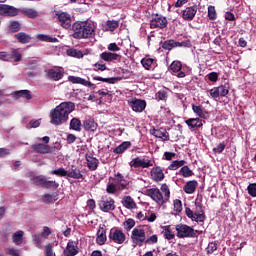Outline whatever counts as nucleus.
I'll return each instance as SVG.
<instances>
[{
	"label": "nucleus",
	"mask_w": 256,
	"mask_h": 256,
	"mask_svg": "<svg viewBox=\"0 0 256 256\" xmlns=\"http://www.w3.org/2000/svg\"><path fill=\"white\" fill-rule=\"evenodd\" d=\"M44 256H57L53 251V244L49 243L44 246Z\"/></svg>",
	"instance_id": "603ef678"
},
{
	"label": "nucleus",
	"mask_w": 256,
	"mask_h": 256,
	"mask_svg": "<svg viewBox=\"0 0 256 256\" xmlns=\"http://www.w3.org/2000/svg\"><path fill=\"white\" fill-rule=\"evenodd\" d=\"M248 195L251 197H256V183L250 184L247 187Z\"/></svg>",
	"instance_id": "338daca9"
},
{
	"label": "nucleus",
	"mask_w": 256,
	"mask_h": 256,
	"mask_svg": "<svg viewBox=\"0 0 256 256\" xmlns=\"http://www.w3.org/2000/svg\"><path fill=\"white\" fill-rule=\"evenodd\" d=\"M40 41H46L47 43H57V38H53L49 35L40 34L38 35Z\"/></svg>",
	"instance_id": "3c124183"
},
{
	"label": "nucleus",
	"mask_w": 256,
	"mask_h": 256,
	"mask_svg": "<svg viewBox=\"0 0 256 256\" xmlns=\"http://www.w3.org/2000/svg\"><path fill=\"white\" fill-rule=\"evenodd\" d=\"M46 181H47V178L45 176H43V175L36 176L34 178L35 185H42V187H45Z\"/></svg>",
	"instance_id": "bf43d9fd"
},
{
	"label": "nucleus",
	"mask_w": 256,
	"mask_h": 256,
	"mask_svg": "<svg viewBox=\"0 0 256 256\" xmlns=\"http://www.w3.org/2000/svg\"><path fill=\"white\" fill-rule=\"evenodd\" d=\"M8 29H9L10 33H17L19 31H21V24L19 23V21L10 22Z\"/></svg>",
	"instance_id": "a18cd8bd"
},
{
	"label": "nucleus",
	"mask_w": 256,
	"mask_h": 256,
	"mask_svg": "<svg viewBox=\"0 0 256 256\" xmlns=\"http://www.w3.org/2000/svg\"><path fill=\"white\" fill-rule=\"evenodd\" d=\"M129 147H131V142L129 141L123 142L122 144H120L118 147L114 149L113 153H116V155H121V153H125V151L129 149Z\"/></svg>",
	"instance_id": "473e14b6"
},
{
	"label": "nucleus",
	"mask_w": 256,
	"mask_h": 256,
	"mask_svg": "<svg viewBox=\"0 0 256 256\" xmlns=\"http://www.w3.org/2000/svg\"><path fill=\"white\" fill-rule=\"evenodd\" d=\"M192 109L198 117L205 118V115H207V112L203 111V108L201 106L192 105Z\"/></svg>",
	"instance_id": "5fc2aeb1"
},
{
	"label": "nucleus",
	"mask_w": 256,
	"mask_h": 256,
	"mask_svg": "<svg viewBox=\"0 0 256 256\" xmlns=\"http://www.w3.org/2000/svg\"><path fill=\"white\" fill-rule=\"evenodd\" d=\"M179 175H182V177H193L194 173L193 170L189 169V166H182L179 170Z\"/></svg>",
	"instance_id": "c03bdc74"
},
{
	"label": "nucleus",
	"mask_w": 256,
	"mask_h": 256,
	"mask_svg": "<svg viewBox=\"0 0 256 256\" xmlns=\"http://www.w3.org/2000/svg\"><path fill=\"white\" fill-rule=\"evenodd\" d=\"M197 15V5L186 7L182 12V19L184 21H193Z\"/></svg>",
	"instance_id": "ddd939ff"
},
{
	"label": "nucleus",
	"mask_w": 256,
	"mask_h": 256,
	"mask_svg": "<svg viewBox=\"0 0 256 256\" xmlns=\"http://www.w3.org/2000/svg\"><path fill=\"white\" fill-rule=\"evenodd\" d=\"M106 192L109 193V195L117 193V185L113 183H108L106 187Z\"/></svg>",
	"instance_id": "052dcab7"
},
{
	"label": "nucleus",
	"mask_w": 256,
	"mask_h": 256,
	"mask_svg": "<svg viewBox=\"0 0 256 256\" xmlns=\"http://www.w3.org/2000/svg\"><path fill=\"white\" fill-rule=\"evenodd\" d=\"M49 235H51V228H49L48 226H44L40 237H43V239H49Z\"/></svg>",
	"instance_id": "0e129e2a"
},
{
	"label": "nucleus",
	"mask_w": 256,
	"mask_h": 256,
	"mask_svg": "<svg viewBox=\"0 0 256 256\" xmlns=\"http://www.w3.org/2000/svg\"><path fill=\"white\" fill-rule=\"evenodd\" d=\"M98 206L103 213H109V211H115V200L107 195L102 196L98 201Z\"/></svg>",
	"instance_id": "423d86ee"
},
{
	"label": "nucleus",
	"mask_w": 256,
	"mask_h": 256,
	"mask_svg": "<svg viewBox=\"0 0 256 256\" xmlns=\"http://www.w3.org/2000/svg\"><path fill=\"white\" fill-rule=\"evenodd\" d=\"M198 185L199 183L196 180H190L184 185V192L187 193V195H193Z\"/></svg>",
	"instance_id": "4be33fe9"
},
{
	"label": "nucleus",
	"mask_w": 256,
	"mask_h": 256,
	"mask_svg": "<svg viewBox=\"0 0 256 256\" xmlns=\"http://www.w3.org/2000/svg\"><path fill=\"white\" fill-rule=\"evenodd\" d=\"M129 166L134 167V169H149V167H153V162L149 159L136 157L129 162Z\"/></svg>",
	"instance_id": "9d476101"
},
{
	"label": "nucleus",
	"mask_w": 256,
	"mask_h": 256,
	"mask_svg": "<svg viewBox=\"0 0 256 256\" xmlns=\"http://www.w3.org/2000/svg\"><path fill=\"white\" fill-rule=\"evenodd\" d=\"M208 19H210V21H215V19H217V11L215 10V6H208Z\"/></svg>",
	"instance_id": "8fccbe9b"
},
{
	"label": "nucleus",
	"mask_w": 256,
	"mask_h": 256,
	"mask_svg": "<svg viewBox=\"0 0 256 256\" xmlns=\"http://www.w3.org/2000/svg\"><path fill=\"white\" fill-rule=\"evenodd\" d=\"M177 47V41L175 40H166L162 43V49L166 51H171V49H175Z\"/></svg>",
	"instance_id": "4c0bfd02"
},
{
	"label": "nucleus",
	"mask_w": 256,
	"mask_h": 256,
	"mask_svg": "<svg viewBox=\"0 0 256 256\" xmlns=\"http://www.w3.org/2000/svg\"><path fill=\"white\" fill-rule=\"evenodd\" d=\"M0 15L4 17H17L19 9L7 4H0Z\"/></svg>",
	"instance_id": "f8f14e48"
},
{
	"label": "nucleus",
	"mask_w": 256,
	"mask_h": 256,
	"mask_svg": "<svg viewBox=\"0 0 256 256\" xmlns=\"http://www.w3.org/2000/svg\"><path fill=\"white\" fill-rule=\"evenodd\" d=\"M130 106L136 113H143L145 107H147V102L145 100L135 99L130 103Z\"/></svg>",
	"instance_id": "a211bd4d"
},
{
	"label": "nucleus",
	"mask_w": 256,
	"mask_h": 256,
	"mask_svg": "<svg viewBox=\"0 0 256 256\" xmlns=\"http://www.w3.org/2000/svg\"><path fill=\"white\" fill-rule=\"evenodd\" d=\"M63 75H65L63 68L54 67L45 70V77L46 79H49V81H61V79H63Z\"/></svg>",
	"instance_id": "1a4fd4ad"
},
{
	"label": "nucleus",
	"mask_w": 256,
	"mask_h": 256,
	"mask_svg": "<svg viewBox=\"0 0 256 256\" xmlns=\"http://www.w3.org/2000/svg\"><path fill=\"white\" fill-rule=\"evenodd\" d=\"M167 25H169L167 17L160 14L152 16L150 20V29H165Z\"/></svg>",
	"instance_id": "39448f33"
},
{
	"label": "nucleus",
	"mask_w": 256,
	"mask_h": 256,
	"mask_svg": "<svg viewBox=\"0 0 256 256\" xmlns=\"http://www.w3.org/2000/svg\"><path fill=\"white\" fill-rule=\"evenodd\" d=\"M83 127H84L85 131H90V132L94 133V131H97L98 125H97L96 121L93 120V118H89L83 122Z\"/></svg>",
	"instance_id": "bb28decb"
},
{
	"label": "nucleus",
	"mask_w": 256,
	"mask_h": 256,
	"mask_svg": "<svg viewBox=\"0 0 256 256\" xmlns=\"http://www.w3.org/2000/svg\"><path fill=\"white\" fill-rule=\"evenodd\" d=\"M68 81H70V83L84 85V87H95V84L77 76H68Z\"/></svg>",
	"instance_id": "aec40b11"
},
{
	"label": "nucleus",
	"mask_w": 256,
	"mask_h": 256,
	"mask_svg": "<svg viewBox=\"0 0 256 256\" xmlns=\"http://www.w3.org/2000/svg\"><path fill=\"white\" fill-rule=\"evenodd\" d=\"M209 93H210V97H212V99H217L220 97L218 87H214V88L210 89Z\"/></svg>",
	"instance_id": "774afa93"
},
{
	"label": "nucleus",
	"mask_w": 256,
	"mask_h": 256,
	"mask_svg": "<svg viewBox=\"0 0 256 256\" xmlns=\"http://www.w3.org/2000/svg\"><path fill=\"white\" fill-rule=\"evenodd\" d=\"M73 39H91L95 37V24L89 21H77L72 25Z\"/></svg>",
	"instance_id": "f03ea898"
},
{
	"label": "nucleus",
	"mask_w": 256,
	"mask_h": 256,
	"mask_svg": "<svg viewBox=\"0 0 256 256\" xmlns=\"http://www.w3.org/2000/svg\"><path fill=\"white\" fill-rule=\"evenodd\" d=\"M162 233H163L165 239H167L168 241H171V239H175V234L173 233V231H171L170 225L164 226Z\"/></svg>",
	"instance_id": "c9c22d12"
},
{
	"label": "nucleus",
	"mask_w": 256,
	"mask_h": 256,
	"mask_svg": "<svg viewBox=\"0 0 256 256\" xmlns=\"http://www.w3.org/2000/svg\"><path fill=\"white\" fill-rule=\"evenodd\" d=\"M217 250V242H210L206 248L207 255H213Z\"/></svg>",
	"instance_id": "13d9d810"
},
{
	"label": "nucleus",
	"mask_w": 256,
	"mask_h": 256,
	"mask_svg": "<svg viewBox=\"0 0 256 256\" xmlns=\"http://www.w3.org/2000/svg\"><path fill=\"white\" fill-rule=\"evenodd\" d=\"M141 63H142V65H143V67L144 68H146L147 70H149L150 69V67L153 65V59H151V58H143L142 60H141Z\"/></svg>",
	"instance_id": "e2e57ef3"
},
{
	"label": "nucleus",
	"mask_w": 256,
	"mask_h": 256,
	"mask_svg": "<svg viewBox=\"0 0 256 256\" xmlns=\"http://www.w3.org/2000/svg\"><path fill=\"white\" fill-rule=\"evenodd\" d=\"M23 59V55L19 52V50H13L10 53V61H15V63H19Z\"/></svg>",
	"instance_id": "79ce46f5"
},
{
	"label": "nucleus",
	"mask_w": 256,
	"mask_h": 256,
	"mask_svg": "<svg viewBox=\"0 0 256 256\" xmlns=\"http://www.w3.org/2000/svg\"><path fill=\"white\" fill-rule=\"evenodd\" d=\"M218 93L220 97H227L229 95V84L225 83L224 85L218 86Z\"/></svg>",
	"instance_id": "37998d69"
},
{
	"label": "nucleus",
	"mask_w": 256,
	"mask_h": 256,
	"mask_svg": "<svg viewBox=\"0 0 256 256\" xmlns=\"http://www.w3.org/2000/svg\"><path fill=\"white\" fill-rule=\"evenodd\" d=\"M174 211L177 213H181V211H183V204L181 203V200H174Z\"/></svg>",
	"instance_id": "69168bd1"
},
{
	"label": "nucleus",
	"mask_w": 256,
	"mask_h": 256,
	"mask_svg": "<svg viewBox=\"0 0 256 256\" xmlns=\"http://www.w3.org/2000/svg\"><path fill=\"white\" fill-rule=\"evenodd\" d=\"M68 170L65 168L60 167L50 172L51 175H57V177H67Z\"/></svg>",
	"instance_id": "de8ad7c7"
},
{
	"label": "nucleus",
	"mask_w": 256,
	"mask_h": 256,
	"mask_svg": "<svg viewBox=\"0 0 256 256\" xmlns=\"http://www.w3.org/2000/svg\"><path fill=\"white\" fill-rule=\"evenodd\" d=\"M32 241H33L35 247H37V249H41V245L43 243L41 241V235H39V234L32 235Z\"/></svg>",
	"instance_id": "4d7b16f0"
},
{
	"label": "nucleus",
	"mask_w": 256,
	"mask_h": 256,
	"mask_svg": "<svg viewBox=\"0 0 256 256\" xmlns=\"http://www.w3.org/2000/svg\"><path fill=\"white\" fill-rule=\"evenodd\" d=\"M87 167L90 171H97L99 167V159L95 158L93 154H86L85 155Z\"/></svg>",
	"instance_id": "dca6fc26"
},
{
	"label": "nucleus",
	"mask_w": 256,
	"mask_h": 256,
	"mask_svg": "<svg viewBox=\"0 0 256 256\" xmlns=\"http://www.w3.org/2000/svg\"><path fill=\"white\" fill-rule=\"evenodd\" d=\"M109 239L110 241H114V243L121 245V243H125V233H123L121 230H111Z\"/></svg>",
	"instance_id": "2eb2a0df"
},
{
	"label": "nucleus",
	"mask_w": 256,
	"mask_h": 256,
	"mask_svg": "<svg viewBox=\"0 0 256 256\" xmlns=\"http://www.w3.org/2000/svg\"><path fill=\"white\" fill-rule=\"evenodd\" d=\"M12 97L15 100H17V99H19L21 97H23V99H28V100L32 99L31 91H29V90L15 91L14 93H12Z\"/></svg>",
	"instance_id": "cd10ccee"
},
{
	"label": "nucleus",
	"mask_w": 256,
	"mask_h": 256,
	"mask_svg": "<svg viewBox=\"0 0 256 256\" xmlns=\"http://www.w3.org/2000/svg\"><path fill=\"white\" fill-rule=\"evenodd\" d=\"M122 205L126 207V209H135V207H137V204L135 203L133 198H131V196L124 197L122 199Z\"/></svg>",
	"instance_id": "7c9ffc66"
},
{
	"label": "nucleus",
	"mask_w": 256,
	"mask_h": 256,
	"mask_svg": "<svg viewBox=\"0 0 256 256\" xmlns=\"http://www.w3.org/2000/svg\"><path fill=\"white\" fill-rule=\"evenodd\" d=\"M23 235H25V232H23V230H19V231L15 232L12 235L13 243L16 245H21L23 243Z\"/></svg>",
	"instance_id": "72a5a7b5"
},
{
	"label": "nucleus",
	"mask_w": 256,
	"mask_h": 256,
	"mask_svg": "<svg viewBox=\"0 0 256 256\" xmlns=\"http://www.w3.org/2000/svg\"><path fill=\"white\" fill-rule=\"evenodd\" d=\"M106 242H107V230H105L103 226H100L97 232L96 243L98 245H105Z\"/></svg>",
	"instance_id": "412c9836"
},
{
	"label": "nucleus",
	"mask_w": 256,
	"mask_h": 256,
	"mask_svg": "<svg viewBox=\"0 0 256 256\" xmlns=\"http://www.w3.org/2000/svg\"><path fill=\"white\" fill-rule=\"evenodd\" d=\"M79 253V250H77V242L70 240L67 243L66 249L64 250L65 256H75Z\"/></svg>",
	"instance_id": "6ab92c4d"
},
{
	"label": "nucleus",
	"mask_w": 256,
	"mask_h": 256,
	"mask_svg": "<svg viewBox=\"0 0 256 256\" xmlns=\"http://www.w3.org/2000/svg\"><path fill=\"white\" fill-rule=\"evenodd\" d=\"M44 189H59V183L53 180H46Z\"/></svg>",
	"instance_id": "864d4df0"
},
{
	"label": "nucleus",
	"mask_w": 256,
	"mask_h": 256,
	"mask_svg": "<svg viewBox=\"0 0 256 256\" xmlns=\"http://www.w3.org/2000/svg\"><path fill=\"white\" fill-rule=\"evenodd\" d=\"M66 54L68 55V57H76V59H81V57H83V52L74 48L68 49L66 51Z\"/></svg>",
	"instance_id": "ea45409f"
},
{
	"label": "nucleus",
	"mask_w": 256,
	"mask_h": 256,
	"mask_svg": "<svg viewBox=\"0 0 256 256\" xmlns=\"http://www.w3.org/2000/svg\"><path fill=\"white\" fill-rule=\"evenodd\" d=\"M67 177L70 179H85L83 172L79 168H70L67 173Z\"/></svg>",
	"instance_id": "a878e982"
},
{
	"label": "nucleus",
	"mask_w": 256,
	"mask_h": 256,
	"mask_svg": "<svg viewBox=\"0 0 256 256\" xmlns=\"http://www.w3.org/2000/svg\"><path fill=\"white\" fill-rule=\"evenodd\" d=\"M146 195L151 197L158 205H165L171 197V191L169 190V186L164 183L161 185V190L159 188L147 189Z\"/></svg>",
	"instance_id": "7ed1b4c3"
},
{
	"label": "nucleus",
	"mask_w": 256,
	"mask_h": 256,
	"mask_svg": "<svg viewBox=\"0 0 256 256\" xmlns=\"http://www.w3.org/2000/svg\"><path fill=\"white\" fill-rule=\"evenodd\" d=\"M185 71V66L181 63V61H173L170 65V70L173 71V73H179V71Z\"/></svg>",
	"instance_id": "f704fd0d"
},
{
	"label": "nucleus",
	"mask_w": 256,
	"mask_h": 256,
	"mask_svg": "<svg viewBox=\"0 0 256 256\" xmlns=\"http://www.w3.org/2000/svg\"><path fill=\"white\" fill-rule=\"evenodd\" d=\"M131 240L134 243V247H143L145 243V230L142 228H134L131 234Z\"/></svg>",
	"instance_id": "0eeeda50"
},
{
	"label": "nucleus",
	"mask_w": 256,
	"mask_h": 256,
	"mask_svg": "<svg viewBox=\"0 0 256 256\" xmlns=\"http://www.w3.org/2000/svg\"><path fill=\"white\" fill-rule=\"evenodd\" d=\"M56 17L59 21L60 27H63V29H71L73 26L71 23H73V20L71 19V14L67 12L57 11Z\"/></svg>",
	"instance_id": "6e6552de"
},
{
	"label": "nucleus",
	"mask_w": 256,
	"mask_h": 256,
	"mask_svg": "<svg viewBox=\"0 0 256 256\" xmlns=\"http://www.w3.org/2000/svg\"><path fill=\"white\" fill-rule=\"evenodd\" d=\"M177 237L178 239L192 238L197 237V230L193 229L191 226L186 224L176 225Z\"/></svg>",
	"instance_id": "20e7f679"
},
{
	"label": "nucleus",
	"mask_w": 256,
	"mask_h": 256,
	"mask_svg": "<svg viewBox=\"0 0 256 256\" xmlns=\"http://www.w3.org/2000/svg\"><path fill=\"white\" fill-rule=\"evenodd\" d=\"M94 81H102L103 83H110L113 84L116 81H121V78L119 77H112V78H103L101 76H95L93 77Z\"/></svg>",
	"instance_id": "e433bc0d"
},
{
	"label": "nucleus",
	"mask_w": 256,
	"mask_h": 256,
	"mask_svg": "<svg viewBox=\"0 0 256 256\" xmlns=\"http://www.w3.org/2000/svg\"><path fill=\"white\" fill-rule=\"evenodd\" d=\"M121 56L117 53H113V52H102L100 54V59H102V61H106V62H111V61H117V59H119Z\"/></svg>",
	"instance_id": "393cba45"
},
{
	"label": "nucleus",
	"mask_w": 256,
	"mask_h": 256,
	"mask_svg": "<svg viewBox=\"0 0 256 256\" xmlns=\"http://www.w3.org/2000/svg\"><path fill=\"white\" fill-rule=\"evenodd\" d=\"M81 120L79 118H72L70 121L69 129L72 131H77L78 133L81 132Z\"/></svg>",
	"instance_id": "2f4dec72"
},
{
	"label": "nucleus",
	"mask_w": 256,
	"mask_h": 256,
	"mask_svg": "<svg viewBox=\"0 0 256 256\" xmlns=\"http://www.w3.org/2000/svg\"><path fill=\"white\" fill-rule=\"evenodd\" d=\"M157 101H167V90L162 89L158 91L155 95Z\"/></svg>",
	"instance_id": "09e8293b"
},
{
	"label": "nucleus",
	"mask_w": 256,
	"mask_h": 256,
	"mask_svg": "<svg viewBox=\"0 0 256 256\" xmlns=\"http://www.w3.org/2000/svg\"><path fill=\"white\" fill-rule=\"evenodd\" d=\"M43 203H46V205H49V203H55L57 201V195L55 194H44L42 196Z\"/></svg>",
	"instance_id": "58836bf2"
},
{
	"label": "nucleus",
	"mask_w": 256,
	"mask_h": 256,
	"mask_svg": "<svg viewBox=\"0 0 256 256\" xmlns=\"http://www.w3.org/2000/svg\"><path fill=\"white\" fill-rule=\"evenodd\" d=\"M183 165H185V160H175L169 165L168 169L170 171H177V169L183 167Z\"/></svg>",
	"instance_id": "a19ab883"
},
{
	"label": "nucleus",
	"mask_w": 256,
	"mask_h": 256,
	"mask_svg": "<svg viewBox=\"0 0 256 256\" xmlns=\"http://www.w3.org/2000/svg\"><path fill=\"white\" fill-rule=\"evenodd\" d=\"M157 241H159L157 234H154V235L150 236L148 239L145 238L144 243H146V245H155V243H157Z\"/></svg>",
	"instance_id": "680f3d73"
},
{
	"label": "nucleus",
	"mask_w": 256,
	"mask_h": 256,
	"mask_svg": "<svg viewBox=\"0 0 256 256\" xmlns=\"http://www.w3.org/2000/svg\"><path fill=\"white\" fill-rule=\"evenodd\" d=\"M152 135L162 141H169V132L165 128L154 129Z\"/></svg>",
	"instance_id": "5701e85b"
},
{
	"label": "nucleus",
	"mask_w": 256,
	"mask_h": 256,
	"mask_svg": "<svg viewBox=\"0 0 256 256\" xmlns=\"http://www.w3.org/2000/svg\"><path fill=\"white\" fill-rule=\"evenodd\" d=\"M15 39H17L18 43L27 44L31 43V36L25 32H19L14 35Z\"/></svg>",
	"instance_id": "c85d7f7f"
},
{
	"label": "nucleus",
	"mask_w": 256,
	"mask_h": 256,
	"mask_svg": "<svg viewBox=\"0 0 256 256\" xmlns=\"http://www.w3.org/2000/svg\"><path fill=\"white\" fill-rule=\"evenodd\" d=\"M200 212H193L191 208H186V216L191 219L192 221H196V223H203L205 221V212L203 211V207L198 205Z\"/></svg>",
	"instance_id": "9b49d317"
},
{
	"label": "nucleus",
	"mask_w": 256,
	"mask_h": 256,
	"mask_svg": "<svg viewBox=\"0 0 256 256\" xmlns=\"http://www.w3.org/2000/svg\"><path fill=\"white\" fill-rule=\"evenodd\" d=\"M186 125H188L190 129H199L203 127V122L199 118H190L186 120Z\"/></svg>",
	"instance_id": "c756f323"
},
{
	"label": "nucleus",
	"mask_w": 256,
	"mask_h": 256,
	"mask_svg": "<svg viewBox=\"0 0 256 256\" xmlns=\"http://www.w3.org/2000/svg\"><path fill=\"white\" fill-rule=\"evenodd\" d=\"M152 181L159 183L165 179V173H163V169L160 166H155L150 171Z\"/></svg>",
	"instance_id": "4468645a"
},
{
	"label": "nucleus",
	"mask_w": 256,
	"mask_h": 256,
	"mask_svg": "<svg viewBox=\"0 0 256 256\" xmlns=\"http://www.w3.org/2000/svg\"><path fill=\"white\" fill-rule=\"evenodd\" d=\"M123 226L126 231H131L135 227V220L129 218L123 223Z\"/></svg>",
	"instance_id": "6e6d98bb"
},
{
	"label": "nucleus",
	"mask_w": 256,
	"mask_h": 256,
	"mask_svg": "<svg viewBox=\"0 0 256 256\" xmlns=\"http://www.w3.org/2000/svg\"><path fill=\"white\" fill-rule=\"evenodd\" d=\"M119 27V21L116 20H108L106 22V31H115Z\"/></svg>",
	"instance_id": "49530a36"
},
{
	"label": "nucleus",
	"mask_w": 256,
	"mask_h": 256,
	"mask_svg": "<svg viewBox=\"0 0 256 256\" xmlns=\"http://www.w3.org/2000/svg\"><path fill=\"white\" fill-rule=\"evenodd\" d=\"M18 10L22 15L28 17V19H37V17H39V12L33 8H22Z\"/></svg>",
	"instance_id": "b1692460"
},
{
	"label": "nucleus",
	"mask_w": 256,
	"mask_h": 256,
	"mask_svg": "<svg viewBox=\"0 0 256 256\" xmlns=\"http://www.w3.org/2000/svg\"><path fill=\"white\" fill-rule=\"evenodd\" d=\"M75 111V103L73 102H62L55 109L50 111V123L52 125H63L69 121V115Z\"/></svg>",
	"instance_id": "f257e3e1"
},
{
	"label": "nucleus",
	"mask_w": 256,
	"mask_h": 256,
	"mask_svg": "<svg viewBox=\"0 0 256 256\" xmlns=\"http://www.w3.org/2000/svg\"><path fill=\"white\" fill-rule=\"evenodd\" d=\"M31 149L35 153H40L42 155H47V153H51V146L43 143H36L31 146Z\"/></svg>",
	"instance_id": "f3484780"
}]
</instances>
